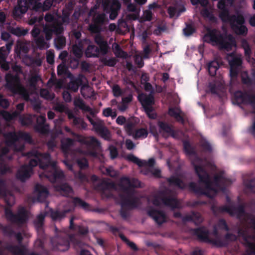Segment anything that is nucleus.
<instances>
[{
    "instance_id": "6",
    "label": "nucleus",
    "mask_w": 255,
    "mask_h": 255,
    "mask_svg": "<svg viewBox=\"0 0 255 255\" xmlns=\"http://www.w3.org/2000/svg\"><path fill=\"white\" fill-rule=\"evenodd\" d=\"M45 19L47 22H52V24H47L44 28V32L46 35L47 40L51 38V35L54 32L56 34L61 32L62 27L61 24L56 23L55 17L54 15L48 14L45 16Z\"/></svg>"
},
{
    "instance_id": "18",
    "label": "nucleus",
    "mask_w": 255,
    "mask_h": 255,
    "mask_svg": "<svg viewBox=\"0 0 255 255\" xmlns=\"http://www.w3.org/2000/svg\"><path fill=\"white\" fill-rule=\"evenodd\" d=\"M95 42L99 45L101 52L105 54L108 51L107 43L105 42L100 35H97L95 37Z\"/></svg>"
},
{
    "instance_id": "3",
    "label": "nucleus",
    "mask_w": 255,
    "mask_h": 255,
    "mask_svg": "<svg viewBox=\"0 0 255 255\" xmlns=\"http://www.w3.org/2000/svg\"><path fill=\"white\" fill-rule=\"evenodd\" d=\"M205 40L211 43L213 45H218L221 48L228 50L232 46L235 45L233 40H231L230 44L225 43V40L221 35L220 32L217 30H213L205 36Z\"/></svg>"
},
{
    "instance_id": "24",
    "label": "nucleus",
    "mask_w": 255,
    "mask_h": 255,
    "mask_svg": "<svg viewBox=\"0 0 255 255\" xmlns=\"http://www.w3.org/2000/svg\"><path fill=\"white\" fill-rule=\"evenodd\" d=\"M148 134L147 131L144 128H141L135 131L133 134V137L135 138H145Z\"/></svg>"
},
{
    "instance_id": "2",
    "label": "nucleus",
    "mask_w": 255,
    "mask_h": 255,
    "mask_svg": "<svg viewBox=\"0 0 255 255\" xmlns=\"http://www.w3.org/2000/svg\"><path fill=\"white\" fill-rule=\"evenodd\" d=\"M233 2V0H220L219 1L218 7L221 10L220 17L224 21H229L233 29L237 34L246 33L247 28L243 25L244 19L242 15L229 17V10L232 6Z\"/></svg>"
},
{
    "instance_id": "15",
    "label": "nucleus",
    "mask_w": 255,
    "mask_h": 255,
    "mask_svg": "<svg viewBox=\"0 0 255 255\" xmlns=\"http://www.w3.org/2000/svg\"><path fill=\"white\" fill-rule=\"evenodd\" d=\"M148 214L159 224H162L165 220V217L162 212L157 211H151L148 212Z\"/></svg>"
},
{
    "instance_id": "50",
    "label": "nucleus",
    "mask_w": 255,
    "mask_h": 255,
    "mask_svg": "<svg viewBox=\"0 0 255 255\" xmlns=\"http://www.w3.org/2000/svg\"><path fill=\"white\" fill-rule=\"evenodd\" d=\"M135 60L139 67H142L143 65V62L141 56L138 55H136Z\"/></svg>"
},
{
    "instance_id": "21",
    "label": "nucleus",
    "mask_w": 255,
    "mask_h": 255,
    "mask_svg": "<svg viewBox=\"0 0 255 255\" xmlns=\"http://www.w3.org/2000/svg\"><path fill=\"white\" fill-rule=\"evenodd\" d=\"M99 53V50L94 45H89L86 51L87 57L97 56Z\"/></svg>"
},
{
    "instance_id": "46",
    "label": "nucleus",
    "mask_w": 255,
    "mask_h": 255,
    "mask_svg": "<svg viewBox=\"0 0 255 255\" xmlns=\"http://www.w3.org/2000/svg\"><path fill=\"white\" fill-rule=\"evenodd\" d=\"M169 181L170 182L174 183L175 184H176V185H177L178 186H179L180 188H183V186L182 185V183L179 179H177V178L174 179L173 178H171L169 179Z\"/></svg>"
},
{
    "instance_id": "42",
    "label": "nucleus",
    "mask_w": 255,
    "mask_h": 255,
    "mask_svg": "<svg viewBox=\"0 0 255 255\" xmlns=\"http://www.w3.org/2000/svg\"><path fill=\"white\" fill-rule=\"evenodd\" d=\"M77 163L81 168H85L88 166L87 161L85 158L79 160Z\"/></svg>"
},
{
    "instance_id": "53",
    "label": "nucleus",
    "mask_w": 255,
    "mask_h": 255,
    "mask_svg": "<svg viewBox=\"0 0 255 255\" xmlns=\"http://www.w3.org/2000/svg\"><path fill=\"white\" fill-rule=\"evenodd\" d=\"M126 144L127 148L128 149H132L135 146V145L133 143V142L129 139H128L126 140Z\"/></svg>"
},
{
    "instance_id": "40",
    "label": "nucleus",
    "mask_w": 255,
    "mask_h": 255,
    "mask_svg": "<svg viewBox=\"0 0 255 255\" xmlns=\"http://www.w3.org/2000/svg\"><path fill=\"white\" fill-rule=\"evenodd\" d=\"M27 31L25 30H21L20 28L16 27L14 29L13 33L18 36L24 35L26 34Z\"/></svg>"
},
{
    "instance_id": "58",
    "label": "nucleus",
    "mask_w": 255,
    "mask_h": 255,
    "mask_svg": "<svg viewBox=\"0 0 255 255\" xmlns=\"http://www.w3.org/2000/svg\"><path fill=\"white\" fill-rule=\"evenodd\" d=\"M10 35L8 33L6 32H2L1 35V38L3 40H7L9 38Z\"/></svg>"
},
{
    "instance_id": "37",
    "label": "nucleus",
    "mask_w": 255,
    "mask_h": 255,
    "mask_svg": "<svg viewBox=\"0 0 255 255\" xmlns=\"http://www.w3.org/2000/svg\"><path fill=\"white\" fill-rule=\"evenodd\" d=\"M151 17L152 14L150 11L149 10H146L143 12L142 17L143 20H150L151 19Z\"/></svg>"
},
{
    "instance_id": "30",
    "label": "nucleus",
    "mask_w": 255,
    "mask_h": 255,
    "mask_svg": "<svg viewBox=\"0 0 255 255\" xmlns=\"http://www.w3.org/2000/svg\"><path fill=\"white\" fill-rule=\"evenodd\" d=\"M41 96L47 99H52L54 98V95L53 94H50L49 92L46 89L41 90L40 91Z\"/></svg>"
},
{
    "instance_id": "38",
    "label": "nucleus",
    "mask_w": 255,
    "mask_h": 255,
    "mask_svg": "<svg viewBox=\"0 0 255 255\" xmlns=\"http://www.w3.org/2000/svg\"><path fill=\"white\" fill-rule=\"evenodd\" d=\"M113 92L115 96L119 97L122 94L121 90L118 85H114L112 88Z\"/></svg>"
},
{
    "instance_id": "4",
    "label": "nucleus",
    "mask_w": 255,
    "mask_h": 255,
    "mask_svg": "<svg viewBox=\"0 0 255 255\" xmlns=\"http://www.w3.org/2000/svg\"><path fill=\"white\" fill-rule=\"evenodd\" d=\"M7 86L13 92L21 95L25 100H28V95L26 90L21 86L19 80L17 76H12L10 74H7L5 76Z\"/></svg>"
},
{
    "instance_id": "10",
    "label": "nucleus",
    "mask_w": 255,
    "mask_h": 255,
    "mask_svg": "<svg viewBox=\"0 0 255 255\" xmlns=\"http://www.w3.org/2000/svg\"><path fill=\"white\" fill-rule=\"evenodd\" d=\"M228 60L231 67L230 73L232 76H235L237 74L236 71V67L239 66L242 64L241 56H237L233 58L232 55H229L227 56Z\"/></svg>"
},
{
    "instance_id": "62",
    "label": "nucleus",
    "mask_w": 255,
    "mask_h": 255,
    "mask_svg": "<svg viewBox=\"0 0 255 255\" xmlns=\"http://www.w3.org/2000/svg\"><path fill=\"white\" fill-rule=\"evenodd\" d=\"M64 141L67 142L69 145H70L72 144V141L71 139H70L69 138H67L65 140L62 141V148L63 150H65V148H66V147H65L64 143Z\"/></svg>"
},
{
    "instance_id": "31",
    "label": "nucleus",
    "mask_w": 255,
    "mask_h": 255,
    "mask_svg": "<svg viewBox=\"0 0 255 255\" xmlns=\"http://www.w3.org/2000/svg\"><path fill=\"white\" fill-rule=\"evenodd\" d=\"M82 49L83 48L81 46H78L77 45H75L73 46V52L77 57H80L82 55Z\"/></svg>"
},
{
    "instance_id": "64",
    "label": "nucleus",
    "mask_w": 255,
    "mask_h": 255,
    "mask_svg": "<svg viewBox=\"0 0 255 255\" xmlns=\"http://www.w3.org/2000/svg\"><path fill=\"white\" fill-rule=\"evenodd\" d=\"M250 23L251 25L255 26V15L251 17L250 19Z\"/></svg>"
},
{
    "instance_id": "22",
    "label": "nucleus",
    "mask_w": 255,
    "mask_h": 255,
    "mask_svg": "<svg viewBox=\"0 0 255 255\" xmlns=\"http://www.w3.org/2000/svg\"><path fill=\"white\" fill-rule=\"evenodd\" d=\"M113 51H114L115 54L117 57H123V58H126L127 57L128 54L121 49L120 46H119V45L118 44H117V43L113 44Z\"/></svg>"
},
{
    "instance_id": "41",
    "label": "nucleus",
    "mask_w": 255,
    "mask_h": 255,
    "mask_svg": "<svg viewBox=\"0 0 255 255\" xmlns=\"http://www.w3.org/2000/svg\"><path fill=\"white\" fill-rule=\"evenodd\" d=\"M51 217L53 220H58L62 218L61 214L57 211H51Z\"/></svg>"
},
{
    "instance_id": "59",
    "label": "nucleus",
    "mask_w": 255,
    "mask_h": 255,
    "mask_svg": "<svg viewBox=\"0 0 255 255\" xmlns=\"http://www.w3.org/2000/svg\"><path fill=\"white\" fill-rule=\"evenodd\" d=\"M184 32L185 35H189L193 32L192 29L190 26H187L184 29Z\"/></svg>"
},
{
    "instance_id": "56",
    "label": "nucleus",
    "mask_w": 255,
    "mask_h": 255,
    "mask_svg": "<svg viewBox=\"0 0 255 255\" xmlns=\"http://www.w3.org/2000/svg\"><path fill=\"white\" fill-rule=\"evenodd\" d=\"M63 96L66 102H69L71 100V96L68 92H64L63 93Z\"/></svg>"
},
{
    "instance_id": "20",
    "label": "nucleus",
    "mask_w": 255,
    "mask_h": 255,
    "mask_svg": "<svg viewBox=\"0 0 255 255\" xmlns=\"http://www.w3.org/2000/svg\"><path fill=\"white\" fill-rule=\"evenodd\" d=\"M91 123L94 125L96 130L99 132L101 135L105 139H109L110 138V133L107 128L105 127L98 128L96 125L91 120Z\"/></svg>"
},
{
    "instance_id": "35",
    "label": "nucleus",
    "mask_w": 255,
    "mask_h": 255,
    "mask_svg": "<svg viewBox=\"0 0 255 255\" xmlns=\"http://www.w3.org/2000/svg\"><path fill=\"white\" fill-rule=\"evenodd\" d=\"M66 67L65 63H62L57 67V73L58 75H62L66 73Z\"/></svg>"
},
{
    "instance_id": "51",
    "label": "nucleus",
    "mask_w": 255,
    "mask_h": 255,
    "mask_svg": "<svg viewBox=\"0 0 255 255\" xmlns=\"http://www.w3.org/2000/svg\"><path fill=\"white\" fill-rule=\"evenodd\" d=\"M38 81H40V78L39 76H32L29 81V83L31 86H34L35 83Z\"/></svg>"
},
{
    "instance_id": "5",
    "label": "nucleus",
    "mask_w": 255,
    "mask_h": 255,
    "mask_svg": "<svg viewBox=\"0 0 255 255\" xmlns=\"http://www.w3.org/2000/svg\"><path fill=\"white\" fill-rule=\"evenodd\" d=\"M138 98L148 117L150 119H155L156 117V114L152 108V105L154 104L153 95L150 94L147 96L145 94H141L139 95Z\"/></svg>"
},
{
    "instance_id": "54",
    "label": "nucleus",
    "mask_w": 255,
    "mask_h": 255,
    "mask_svg": "<svg viewBox=\"0 0 255 255\" xmlns=\"http://www.w3.org/2000/svg\"><path fill=\"white\" fill-rule=\"evenodd\" d=\"M191 1L193 4H196L199 2L202 5L205 6L207 4V0H191Z\"/></svg>"
},
{
    "instance_id": "33",
    "label": "nucleus",
    "mask_w": 255,
    "mask_h": 255,
    "mask_svg": "<svg viewBox=\"0 0 255 255\" xmlns=\"http://www.w3.org/2000/svg\"><path fill=\"white\" fill-rule=\"evenodd\" d=\"M0 114L3 117L4 119L7 121L12 119L17 115V114H16L15 113H14L12 114H10L9 113L5 111L1 112Z\"/></svg>"
},
{
    "instance_id": "25",
    "label": "nucleus",
    "mask_w": 255,
    "mask_h": 255,
    "mask_svg": "<svg viewBox=\"0 0 255 255\" xmlns=\"http://www.w3.org/2000/svg\"><path fill=\"white\" fill-rule=\"evenodd\" d=\"M61 194L64 196L70 195L72 193V189L67 184H64L60 188H56Z\"/></svg>"
},
{
    "instance_id": "11",
    "label": "nucleus",
    "mask_w": 255,
    "mask_h": 255,
    "mask_svg": "<svg viewBox=\"0 0 255 255\" xmlns=\"http://www.w3.org/2000/svg\"><path fill=\"white\" fill-rule=\"evenodd\" d=\"M121 5L119 2L116 0L113 2L112 3H109L107 5H104V9L108 11V9L110 8L111 12L110 17L111 19H114L118 14V10L120 9Z\"/></svg>"
},
{
    "instance_id": "52",
    "label": "nucleus",
    "mask_w": 255,
    "mask_h": 255,
    "mask_svg": "<svg viewBox=\"0 0 255 255\" xmlns=\"http://www.w3.org/2000/svg\"><path fill=\"white\" fill-rule=\"evenodd\" d=\"M126 120V119L124 116H120L117 118L116 122L118 125H122L125 123Z\"/></svg>"
},
{
    "instance_id": "7",
    "label": "nucleus",
    "mask_w": 255,
    "mask_h": 255,
    "mask_svg": "<svg viewBox=\"0 0 255 255\" xmlns=\"http://www.w3.org/2000/svg\"><path fill=\"white\" fill-rule=\"evenodd\" d=\"M195 170L201 181L205 182L206 184L207 192L206 194L209 197H212L217 193V190L212 188L213 183L210 184L208 182V176L201 167L195 166Z\"/></svg>"
},
{
    "instance_id": "55",
    "label": "nucleus",
    "mask_w": 255,
    "mask_h": 255,
    "mask_svg": "<svg viewBox=\"0 0 255 255\" xmlns=\"http://www.w3.org/2000/svg\"><path fill=\"white\" fill-rule=\"evenodd\" d=\"M45 121V118L43 116H40L37 118V124L39 125H42Z\"/></svg>"
},
{
    "instance_id": "13",
    "label": "nucleus",
    "mask_w": 255,
    "mask_h": 255,
    "mask_svg": "<svg viewBox=\"0 0 255 255\" xmlns=\"http://www.w3.org/2000/svg\"><path fill=\"white\" fill-rule=\"evenodd\" d=\"M35 193L38 196V200L43 201L47 196L48 192L46 188L41 185H36L35 189Z\"/></svg>"
},
{
    "instance_id": "44",
    "label": "nucleus",
    "mask_w": 255,
    "mask_h": 255,
    "mask_svg": "<svg viewBox=\"0 0 255 255\" xmlns=\"http://www.w3.org/2000/svg\"><path fill=\"white\" fill-rule=\"evenodd\" d=\"M242 45L245 50V53L246 55H249L250 53V49L246 41H243Z\"/></svg>"
},
{
    "instance_id": "14",
    "label": "nucleus",
    "mask_w": 255,
    "mask_h": 255,
    "mask_svg": "<svg viewBox=\"0 0 255 255\" xmlns=\"http://www.w3.org/2000/svg\"><path fill=\"white\" fill-rule=\"evenodd\" d=\"M39 0H36V3L34 2L31 4L33 9L35 10L41 9L42 11H45L50 8L53 2V0H46L43 3V4L42 5L41 3L39 2Z\"/></svg>"
},
{
    "instance_id": "47",
    "label": "nucleus",
    "mask_w": 255,
    "mask_h": 255,
    "mask_svg": "<svg viewBox=\"0 0 255 255\" xmlns=\"http://www.w3.org/2000/svg\"><path fill=\"white\" fill-rule=\"evenodd\" d=\"M109 150H110L111 158H115L118 154V152H117L116 148L113 146H110L109 147Z\"/></svg>"
},
{
    "instance_id": "12",
    "label": "nucleus",
    "mask_w": 255,
    "mask_h": 255,
    "mask_svg": "<svg viewBox=\"0 0 255 255\" xmlns=\"http://www.w3.org/2000/svg\"><path fill=\"white\" fill-rule=\"evenodd\" d=\"M127 159L130 161L133 162V163H136L139 166H143L145 165H148L149 166H152L154 163V160L153 158L149 159L147 162L145 161H142L136 157L134 155L130 154L128 155L127 156Z\"/></svg>"
},
{
    "instance_id": "19",
    "label": "nucleus",
    "mask_w": 255,
    "mask_h": 255,
    "mask_svg": "<svg viewBox=\"0 0 255 255\" xmlns=\"http://www.w3.org/2000/svg\"><path fill=\"white\" fill-rule=\"evenodd\" d=\"M168 114L170 116L174 117L178 121H183L182 116L181 115L182 113L178 108H169Z\"/></svg>"
},
{
    "instance_id": "23",
    "label": "nucleus",
    "mask_w": 255,
    "mask_h": 255,
    "mask_svg": "<svg viewBox=\"0 0 255 255\" xmlns=\"http://www.w3.org/2000/svg\"><path fill=\"white\" fill-rule=\"evenodd\" d=\"M219 67V64L216 61H213L208 65L209 73L211 76H214Z\"/></svg>"
},
{
    "instance_id": "61",
    "label": "nucleus",
    "mask_w": 255,
    "mask_h": 255,
    "mask_svg": "<svg viewBox=\"0 0 255 255\" xmlns=\"http://www.w3.org/2000/svg\"><path fill=\"white\" fill-rule=\"evenodd\" d=\"M168 13L171 17H173L176 12V9L174 7H169L168 10Z\"/></svg>"
},
{
    "instance_id": "8",
    "label": "nucleus",
    "mask_w": 255,
    "mask_h": 255,
    "mask_svg": "<svg viewBox=\"0 0 255 255\" xmlns=\"http://www.w3.org/2000/svg\"><path fill=\"white\" fill-rule=\"evenodd\" d=\"M28 4L26 0H18L17 5L15 7L13 14L15 18H19L27 10Z\"/></svg>"
},
{
    "instance_id": "17",
    "label": "nucleus",
    "mask_w": 255,
    "mask_h": 255,
    "mask_svg": "<svg viewBox=\"0 0 255 255\" xmlns=\"http://www.w3.org/2000/svg\"><path fill=\"white\" fill-rule=\"evenodd\" d=\"M105 20V15L104 14H98L94 19V25L90 26V30L93 32H97L99 30L98 25L103 23Z\"/></svg>"
},
{
    "instance_id": "57",
    "label": "nucleus",
    "mask_w": 255,
    "mask_h": 255,
    "mask_svg": "<svg viewBox=\"0 0 255 255\" xmlns=\"http://www.w3.org/2000/svg\"><path fill=\"white\" fill-rule=\"evenodd\" d=\"M167 204L171 206L172 208H176L178 207L177 205V201L174 199L170 200L169 203H168Z\"/></svg>"
},
{
    "instance_id": "60",
    "label": "nucleus",
    "mask_w": 255,
    "mask_h": 255,
    "mask_svg": "<svg viewBox=\"0 0 255 255\" xmlns=\"http://www.w3.org/2000/svg\"><path fill=\"white\" fill-rule=\"evenodd\" d=\"M39 33L40 29L36 27H34L31 32L32 36L34 37L37 36Z\"/></svg>"
},
{
    "instance_id": "28",
    "label": "nucleus",
    "mask_w": 255,
    "mask_h": 255,
    "mask_svg": "<svg viewBox=\"0 0 255 255\" xmlns=\"http://www.w3.org/2000/svg\"><path fill=\"white\" fill-rule=\"evenodd\" d=\"M101 169L104 174H108L111 176H115L117 175V172L112 167L108 168L103 167Z\"/></svg>"
},
{
    "instance_id": "29",
    "label": "nucleus",
    "mask_w": 255,
    "mask_h": 255,
    "mask_svg": "<svg viewBox=\"0 0 255 255\" xmlns=\"http://www.w3.org/2000/svg\"><path fill=\"white\" fill-rule=\"evenodd\" d=\"M80 81L79 80H76L72 81L69 84V88L74 92L77 91L79 89V84Z\"/></svg>"
},
{
    "instance_id": "27",
    "label": "nucleus",
    "mask_w": 255,
    "mask_h": 255,
    "mask_svg": "<svg viewBox=\"0 0 255 255\" xmlns=\"http://www.w3.org/2000/svg\"><path fill=\"white\" fill-rule=\"evenodd\" d=\"M37 46L40 49H45L49 47V44L44 41L43 38H38L35 40Z\"/></svg>"
},
{
    "instance_id": "9",
    "label": "nucleus",
    "mask_w": 255,
    "mask_h": 255,
    "mask_svg": "<svg viewBox=\"0 0 255 255\" xmlns=\"http://www.w3.org/2000/svg\"><path fill=\"white\" fill-rule=\"evenodd\" d=\"M11 44H6V47H2L0 49V65L1 67L4 70L9 69V65L5 62L6 56L8 54L11 49Z\"/></svg>"
},
{
    "instance_id": "16",
    "label": "nucleus",
    "mask_w": 255,
    "mask_h": 255,
    "mask_svg": "<svg viewBox=\"0 0 255 255\" xmlns=\"http://www.w3.org/2000/svg\"><path fill=\"white\" fill-rule=\"evenodd\" d=\"M121 183L122 186L125 188H128L130 187H140V183L138 180L133 179L130 181L127 177L123 178L121 179Z\"/></svg>"
},
{
    "instance_id": "39",
    "label": "nucleus",
    "mask_w": 255,
    "mask_h": 255,
    "mask_svg": "<svg viewBox=\"0 0 255 255\" xmlns=\"http://www.w3.org/2000/svg\"><path fill=\"white\" fill-rule=\"evenodd\" d=\"M69 247V243L68 242H66L63 245L62 244H59L57 246V249L60 251L64 252L67 251Z\"/></svg>"
},
{
    "instance_id": "63",
    "label": "nucleus",
    "mask_w": 255,
    "mask_h": 255,
    "mask_svg": "<svg viewBox=\"0 0 255 255\" xmlns=\"http://www.w3.org/2000/svg\"><path fill=\"white\" fill-rule=\"evenodd\" d=\"M127 104L126 103L122 102V105L119 107V110L121 112H124L127 109Z\"/></svg>"
},
{
    "instance_id": "48",
    "label": "nucleus",
    "mask_w": 255,
    "mask_h": 255,
    "mask_svg": "<svg viewBox=\"0 0 255 255\" xmlns=\"http://www.w3.org/2000/svg\"><path fill=\"white\" fill-rule=\"evenodd\" d=\"M75 203L76 205L80 206L84 208H86L87 206L86 203L78 198L75 199Z\"/></svg>"
},
{
    "instance_id": "49",
    "label": "nucleus",
    "mask_w": 255,
    "mask_h": 255,
    "mask_svg": "<svg viewBox=\"0 0 255 255\" xmlns=\"http://www.w3.org/2000/svg\"><path fill=\"white\" fill-rule=\"evenodd\" d=\"M121 238L124 240V241H125L127 244L133 250H136V246L135 245L132 243V242H129V241H128L124 236H121Z\"/></svg>"
},
{
    "instance_id": "1",
    "label": "nucleus",
    "mask_w": 255,
    "mask_h": 255,
    "mask_svg": "<svg viewBox=\"0 0 255 255\" xmlns=\"http://www.w3.org/2000/svg\"><path fill=\"white\" fill-rule=\"evenodd\" d=\"M35 157L37 159H31L28 166H23L18 170L17 177L19 179L24 181L30 176L32 174V167L37 164V160L40 162V168L50 170V173H47L46 176L51 182H54L63 176L62 171L56 166L55 163L50 162V158L48 154L36 153Z\"/></svg>"
},
{
    "instance_id": "26",
    "label": "nucleus",
    "mask_w": 255,
    "mask_h": 255,
    "mask_svg": "<svg viewBox=\"0 0 255 255\" xmlns=\"http://www.w3.org/2000/svg\"><path fill=\"white\" fill-rule=\"evenodd\" d=\"M103 114L104 116L106 117H111L112 119H114L117 116V112L116 111H113L110 108H107L103 110Z\"/></svg>"
},
{
    "instance_id": "34",
    "label": "nucleus",
    "mask_w": 255,
    "mask_h": 255,
    "mask_svg": "<svg viewBox=\"0 0 255 255\" xmlns=\"http://www.w3.org/2000/svg\"><path fill=\"white\" fill-rule=\"evenodd\" d=\"M91 91V88L89 86L86 85H84V86H83L81 89V94L84 97H89V95L88 93Z\"/></svg>"
},
{
    "instance_id": "43",
    "label": "nucleus",
    "mask_w": 255,
    "mask_h": 255,
    "mask_svg": "<svg viewBox=\"0 0 255 255\" xmlns=\"http://www.w3.org/2000/svg\"><path fill=\"white\" fill-rule=\"evenodd\" d=\"M0 106L4 108H6L9 106V102L6 99H3L0 95Z\"/></svg>"
},
{
    "instance_id": "32",
    "label": "nucleus",
    "mask_w": 255,
    "mask_h": 255,
    "mask_svg": "<svg viewBox=\"0 0 255 255\" xmlns=\"http://www.w3.org/2000/svg\"><path fill=\"white\" fill-rule=\"evenodd\" d=\"M159 126L161 131H165L168 133H170L172 132V130L171 128L170 127H169L167 125L163 123H159Z\"/></svg>"
},
{
    "instance_id": "36",
    "label": "nucleus",
    "mask_w": 255,
    "mask_h": 255,
    "mask_svg": "<svg viewBox=\"0 0 255 255\" xmlns=\"http://www.w3.org/2000/svg\"><path fill=\"white\" fill-rule=\"evenodd\" d=\"M75 104L76 106L80 107L81 109L85 110L88 111L89 110V108L86 106L84 103L83 102V101L81 100H77L75 101Z\"/></svg>"
},
{
    "instance_id": "45",
    "label": "nucleus",
    "mask_w": 255,
    "mask_h": 255,
    "mask_svg": "<svg viewBox=\"0 0 255 255\" xmlns=\"http://www.w3.org/2000/svg\"><path fill=\"white\" fill-rule=\"evenodd\" d=\"M54 54L50 51L47 53V61L50 64H52L54 62Z\"/></svg>"
}]
</instances>
